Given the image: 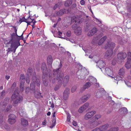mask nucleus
Returning a JSON list of instances; mask_svg holds the SVG:
<instances>
[{
	"label": "nucleus",
	"mask_w": 131,
	"mask_h": 131,
	"mask_svg": "<svg viewBox=\"0 0 131 131\" xmlns=\"http://www.w3.org/2000/svg\"><path fill=\"white\" fill-rule=\"evenodd\" d=\"M61 66L62 65H60L59 68L53 70L52 74H49V80L51 81L52 80L53 83H54L57 80L58 81V83L60 85L62 84L64 74L60 70V68Z\"/></svg>",
	"instance_id": "nucleus-1"
},
{
	"label": "nucleus",
	"mask_w": 131,
	"mask_h": 131,
	"mask_svg": "<svg viewBox=\"0 0 131 131\" xmlns=\"http://www.w3.org/2000/svg\"><path fill=\"white\" fill-rule=\"evenodd\" d=\"M37 84L38 86H39L40 85V79L39 78H37L35 72H34L32 77V82L30 84V89L31 91H33L34 90L35 84Z\"/></svg>",
	"instance_id": "nucleus-2"
},
{
	"label": "nucleus",
	"mask_w": 131,
	"mask_h": 131,
	"mask_svg": "<svg viewBox=\"0 0 131 131\" xmlns=\"http://www.w3.org/2000/svg\"><path fill=\"white\" fill-rule=\"evenodd\" d=\"M23 97L20 95L17 91L16 90L11 97V99L13 101L14 104L20 103L23 100Z\"/></svg>",
	"instance_id": "nucleus-3"
},
{
	"label": "nucleus",
	"mask_w": 131,
	"mask_h": 131,
	"mask_svg": "<svg viewBox=\"0 0 131 131\" xmlns=\"http://www.w3.org/2000/svg\"><path fill=\"white\" fill-rule=\"evenodd\" d=\"M108 126V124H106L102 126L99 127V131H104L107 129ZM118 130L117 127H114L110 129L108 131H117Z\"/></svg>",
	"instance_id": "nucleus-4"
},
{
	"label": "nucleus",
	"mask_w": 131,
	"mask_h": 131,
	"mask_svg": "<svg viewBox=\"0 0 131 131\" xmlns=\"http://www.w3.org/2000/svg\"><path fill=\"white\" fill-rule=\"evenodd\" d=\"M72 28L74 30L75 34L77 35H79L81 33V28L77 24H74L72 26Z\"/></svg>",
	"instance_id": "nucleus-5"
},
{
	"label": "nucleus",
	"mask_w": 131,
	"mask_h": 131,
	"mask_svg": "<svg viewBox=\"0 0 131 131\" xmlns=\"http://www.w3.org/2000/svg\"><path fill=\"white\" fill-rule=\"evenodd\" d=\"M115 46L114 43L111 41H108L105 46V48L113 51V49Z\"/></svg>",
	"instance_id": "nucleus-6"
},
{
	"label": "nucleus",
	"mask_w": 131,
	"mask_h": 131,
	"mask_svg": "<svg viewBox=\"0 0 131 131\" xmlns=\"http://www.w3.org/2000/svg\"><path fill=\"white\" fill-rule=\"evenodd\" d=\"M90 95L88 94L82 96L79 99L78 102V104L80 105L82 103L85 102L90 98Z\"/></svg>",
	"instance_id": "nucleus-7"
},
{
	"label": "nucleus",
	"mask_w": 131,
	"mask_h": 131,
	"mask_svg": "<svg viewBox=\"0 0 131 131\" xmlns=\"http://www.w3.org/2000/svg\"><path fill=\"white\" fill-rule=\"evenodd\" d=\"M127 57V54L125 52H119L117 54V58L121 62L123 61Z\"/></svg>",
	"instance_id": "nucleus-8"
},
{
	"label": "nucleus",
	"mask_w": 131,
	"mask_h": 131,
	"mask_svg": "<svg viewBox=\"0 0 131 131\" xmlns=\"http://www.w3.org/2000/svg\"><path fill=\"white\" fill-rule=\"evenodd\" d=\"M16 116L13 114H11L9 116L8 122L10 124H14L16 122Z\"/></svg>",
	"instance_id": "nucleus-9"
},
{
	"label": "nucleus",
	"mask_w": 131,
	"mask_h": 131,
	"mask_svg": "<svg viewBox=\"0 0 131 131\" xmlns=\"http://www.w3.org/2000/svg\"><path fill=\"white\" fill-rule=\"evenodd\" d=\"M96 113V112L95 111H92L87 113L85 116V119L86 120L89 119L92 117Z\"/></svg>",
	"instance_id": "nucleus-10"
},
{
	"label": "nucleus",
	"mask_w": 131,
	"mask_h": 131,
	"mask_svg": "<svg viewBox=\"0 0 131 131\" xmlns=\"http://www.w3.org/2000/svg\"><path fill=\"white\" fill-rule=\"evenodd\" d=\"M89 105V103L87 102L85 103L79 108L78 110V112L80 113H82L83 111L86 109Z\"/></svg>",
	"instance_id": "nucleus-11"
},
{
	"label": "nucleus",
	"mask_w": 131,
	"mask_h": 131,
	"mask_svg": "<svg viewBox=\"0 0 131 131\" xmlns=\"http://www.w3.org/2000/svg\"><path fill=\"white\" fill-rule=\"evenodd\" d=\"M41 69L42 71L43 74V75L48 74V69L47 67L46 64L45 63L43 62L42 63Z\"/></svg>",
	"instance_id": "nucleus-12"
},
{
	"label": "nucleus",
	"mask_w": 131,
	"mask_h": 131,
	"mask_svg": "<svg viewBox=\"0 0 131 131\" xmlns=\"http://www.w3.org/2000/svg\"><path fill=\"white\" fill-rule=\"evenodd\" d=\"M113 54V51L108 49L106 51L104 55V57L106 59H108L111 57Z\"/></svg>",
	"instance_id": "nucleus-13"
},
{
	"label": "nucleus",
	"mask_w": 131,
	"mask_h": 131,
	"mask_svg": "<svg viewBox=\"0 0 131 131\" xmlns=\"http://www.w3.org/2000/svg\"><path fill=\"white\" fill-rule=\"evenodd\" d=\"M69 93V89L66 88L63 93V98L64 100H66L68 99Z\"/></svg>",
	"instance_id": "nucleus-14"
},
{
	"label": "nucleus",
	"mask_w": 131,
	"mask_h": 131,
	"mask_svg": "<svg viewBox=\"0 0 131 131\" xmlns=\"http://www.w3.org/2000/svg\"><path fill=\"white\" fill-rule=\"evenodd\" d=\"M48 74L43 75L42 80L44 85L45 86L47 85L48 82Z\"/></svg>",
	"instance_id": "nucleus-15"
},
{
	"label": "nucleus",
	"mask_w": 131,
	"mask_h": 131,
	"mask_svg": "<svg viewBox=\"0 0 131 131\" xmlns=\"http://www.w3.org/2000/svg\"><path fill=\"white\" fill-rule=\"evenodd\" d=\"M69 77L68 75L65 76L63 80V84L64 86H65L68 83L69 80Z\"/></svg>",
	"instance_id": "nucleus-16"
},
{
	"label": "nucleus",
	"mask_w": 131,
	"mask_h": 131,
	"mask_svg": "<svg viewBox=\"0 0 131 131\" xmlns=\"http://www.w3.org/2000/svg\"><path fill=\"white\" fill-rule=\"evenodd\" d=\"M97 30L96 28H94L91 30L89 31L88 33V36H92L95 34L97 32Z\"/></svg>",
	"instance_id": "nucleus-17"
},
{
	"label": "nucleus",
	"mask_w": 131,
	"mask_h": 131,
	"mask_svg": "<svg viewBox=\"0 0 131 131\" xmlns=\"http://www.w3.org/2000/svg\"><path fill=\"white\" fill-rule=\"evenodd\" d=\"M18 42H15L13 43H12L11 47V48H13V50L14 51V52H15L16 49L18 48L19 46L20 45L19 43V45H18Z\"/></svg>",
	"instance_id": "nucleus-18"
},
{
	"label": "nucleus",
	"mask_w": 131,
	"mask_h": 131,
	"mask_svg": "<svg viewBox=\"0 0 131 131\" xmlns=\"http://www.w3.org/2000/svg\"><path fill=\"white\" fill-rule=\"evenodd\" d=\"M91 83L89 82H87L83 86V87L81 89L83 91L85 89H88L91 86Z\"/></svg>",
	"instance_id": "nucleus-19"
},
{
	"label": "nucleus",
	"mask_w": 131,
	"mask_h": 131,
	"mask_svg": "<svg viewBox=\"0 0 131 131\" xmlns=\"http://www.w3.org/2000/svg\"><path fill=\"white\" fill-rule=\"evenodd\" d=\"M89 82L90 83L93 84L96 83L97 82V80L94 77L91 76H90L89 78Z\"/></svg>",
	"instance_id": "nucleus-20"
},
{
	"label": "nucleus",
	"mask_w": 131,
	"mask_h": 131,
	"mask_svg": "<svg viewBox=\"0 0 131 131\" xmlns=\"http://www.w3.org/2000/svg\"><path fill=\"white\" fill-rule=\"evenodd\" d=\"M9 99V97L6 98L3 101L1 102V105L3 106H5L8 103Z\"/></svg>",
	"instance_id": "nucleus-21"
},
{
	"label": "nucleus",
	"mask_w": 131,
	"mask_h": 131,
	"mask_svg": "<svg viewBox=\"0 0 131 131\" xmlns=\"http://www.w3.org/2000/svg\"><path fill=\"white\" fill-rule=\"evenodd\" d=\"M41 93L36 91H34V94L35 96L37 99L42 98L43 97L41 95Z\"/></svg>",
	"instance_id": "nucleus-22"
},
{
	"label": "nucleus",
	"mask_w": 131,
	"mask_h": 131,
	"mask_svg": "<svg viewBox=\"0 0 131 131\" xmlns=\"http://www.w3.org/2000/svg\"><path fill=\"white\" fill-rule=\"evenodd\" d=\"M66 11V10L65 9H62L56 12V14L58 16H60L64 14V13Z\"/></svg>",
	"instance_id": "nucleus-23"
},
{
	"label": "nucleus",
	"mask_w": 131,
	"mask_h": 131,
	"mask_svg": "<svg viewBox=\"0 0 131 131\" xmlns=\"http://www.w3.org/2000/svg\"><path fill=\"white\" fill-rule=\"evenodd\" d=\"M72 0H67L65 2L64 5L66 7H68L72 4Z\"/></svg>",
	"instance_id": "nucleus-24"
},
{
	"label": "nucleus",
	"mask_w": 131,
	"mask_h": 131,
	"mask_svg": "<svg viewBox=\"0 0 131 131\" xmlns=\"http://www.w3.org/2000/svg\"><path fill=\"white\" fill-rule=\"evenodd\" d=\"M21 124L23 126H25L28 125V122L27 120L24 118H21Z\"/></svg>",
	"instance_id": "nucleus-25"
},
{
	"label": "nucleus",
	"mask_w": 131,
	"mask_h": 131,
	"mask_svg": "<svg viewBox=\"0 0 131 131\" xmlns=\"http://www.w3.org/2000/svg\"><path fill=\"white\" fill-rule=\"evenodd\" d=\"M98 119V115H95L91 119L92 121H90V123H92L93 122H97V121Z\"/></svg>",
	"instance_id": "nucleus-26"
},
{
	"label": "nucleus",
	"mask_w": 131,
	"mask_h": 131,
	"mask_svg": "<svg viewBox=\"0 0 131 131\" xmlns=\"http://www.w3.org/2000/svg\"><path fill=\"white\" fill-rule=\"evenodd\" d=\"M32 69L31 68H28L27 71V72L26 73V77L27 76H30L31 75V74L32 73Z\"/></svg>",
	"instance_id": "nucleus-27"
},
{
	"label": "nucleus",
	"mask_w": 131,
	"mask_h": 131,
	"mask_svg": "<svg viewBox=\"0 0 131 131\" xmlns=\"http://www.w3.org/2000/svg\"><path fill=\"white\" fill-rule=\"evenodd\" d=\"M127 63L126 64V66L128 63V61H130L131 62V53L130 52H127Z\"/></svg>",
	"instance_id": "nucleus-28"
},
{
	"label": "nucleus",
	"mask_w": 131,
	"mask_h": 131,
	"mask_svg": "<svg viewBox=\"0 0 131 131\" xmlns=\"http://www.w3.org/2000/svg\"><path fill=\"white\" fill-rule=\"evenodd\" d=\"M107 38V37L106 36H104L101 38L99 41V45L102 44Z\"/></svg>",
	"instance_id": "nucleus-29"
},
{
	"label": "nucleus",
	"mask_w": 131,
	"mask_h": 131,
	"mask_svg": "<svg viewBox=\"0 0 131 131\" xmlns=\"http://www.w3.org/2000/svg\"><path fill=\"white\" fill-rule=\"evenodd\" d=\"M25 75L24 74L21 75L20 77V83H24L25 82Z\"/></svg>",
	"instance_id": "nucleus-30"
},
{
	"label": "nucleus",
	"mask_w": 131,
	"mask_h": 131,
	"mask_svg": "<svg viewBox=\"0 0 131 131\" xmlns=\"http://www.w3.org/2000/svg\"><path fill=\"white\" fill-rule=\"evenodd\" d=\"M52 57L51 56H48L47 57L48 63L50 64H51L52 62Z\"/></svg>",
	"instance_id": "nucleus-31"
},
{
	"label": "nucleus",
	"mask_w": 131,
	"mask_h": 131,
	"mask_svg": "<svg viewBox=\"0 0 131 131\" xmlns=\"http://www.w3.org/2000/svg\"><path fill=\"white\" fill-rule=\"evenodd\" d=\"M13 27L14 28V31L15 32V34L16 35V36H17V37H21V40H23V38H24L23 37V33L20 36H18L17 35V29H16V28L15 27H14V26H13Z\"/></svg>",
	"instance_id": "nucleus-32"
},
{
	"label": "nucleus",
	"mask_w": 131,
	"mask_h": 131,
	"mask_svg": "<svg viewBox=\"0 0 131 131\" xmlns=\"http://www.w3.org/2000/svg\"><path fill=\"white\" fill-rule=\"evenodd\" d=\"M99 66L100 67H103L105 66V63L103 62V61L102 60H99Z\"/></svg>",
	"instance_id": "nucleus-33"
},
{
	"label": "nucleus",
	"mask_w": 131,
	"mask_h": 131,
	"mask_svg": "<svg viewBox=\"0 0 131 131\" xmlns=\"http://www.w3.org/2000/svg\"><path fill=\"white\" fill-rule=\"evenodd\" d=\"M20 88L21 92H22L24 91V83H20Z\"/></svg>",
	"instance_id": "nucleus-34"
},
{
	"label": "nucleus",
	"mask_w": 131,
	"mask_h": 131,
	"mask_svg": "<svg viewBox=\"0 0 131 131\" xmlns=\"http://www.w3.org/2000/svg\"><path fill=\"white\" fill-rule=\"evenodd\" d=\"M127 63V62H126L125 64V66L126 68L128 69H129L131 66V62H130L129 61H128V63L127 64V66H126V64Z\"/></svg>",
	"instance_id": "nucleus-35"
},
{
	"label": "nucleus",
	"mask_w": 131,
	"mask_h": 131,
	"mask_svg": "<svg viewBox=\"0 0 131 131\" xmlns=\"http://www.w3.org/2000/svg\"><path fill=\"white\" fill-rule=\"evenodd\" d=\"M125 73L124 70L123 68H121L119 70V74L120 75H123Z\"/></svg>",
	"instance_id": "nucleus-36"
},
{
	"label": "nucleus",
	"mask_w": 131,
	"mask_h": 131,
	"mask_svg": "<svg viewBox=\"0 0 131 131\" xmlns=\"http://www.w3.org/2000/svg\"><path fill=\"white\" fill-rule=\"evenodd\" d=\"M77 18L75 16H74L72 17L71 18V23H73L74 22L76 23Z\"/></svg>",
	"instance_id": "nucleus-37"
},
{
	"label": "nucleus",
	"mask_w": 131,
	"mask_h": 131,
	"mask_svg": "<svg viewBox=\"0 0 131 131\" xmlns=\"http://www.w3.org/2000/svg\"><path fill=\"white\" fill-rule=\"evenodd\" d=\"M100 93L102 94H105L106 92L104 89L100 88L99 89Z\"/></svg>",
	"instance_id": "nucleus-38"
},
{
	"label": "nucleus",
	"mask_w": 131,
	"mask_h": 131,
	"mask_svg": "<svg viewBox=\"0 0 131 131\" xmlns=\"http://www.w3.org/2000/svg\"><path fill=\"white\" fill-rule=\"evenodd\" d=\"M99 25L100 24H101V21H100L99 20ZM104 27V26L101 25H99V29H100V28H101V30L102 31L103 30V28Z\"/></svg>",
	"instance_id": "nucleus-39"
},
{
	"label": "nucleus",
	"mask_w": 131,
	"mask_h": 131,
	"mask_svg": "<svg viewBox=\"0 0 131 131\" xmlns=\"http://www.w3.org/2000/svg\"><path fill=\"white\" fill-rule=\"evenodd\" d=\"M98 40V38L97 36L96 38H95V37H94V38L92 42L94 43H95L97 42Z\"/></svg>",
	"instance_id": "nucleus-40"
},
{
	"label": "nucleus",
	"mask_w": 131,
	"mask_h": 131,
	"mask_svg": "<svg viewBox=\"0 0 131 131\" xmlns=\"http://www.w3.org/2000/svg\"><path fill=\"white\" fill-rule=\"evenodd\" d=\"M61 3H59V2L56 4L54 6L53 8L54 9H55L59 7L61 5H60Z\"/></svg>",
	"instance_id": "nucleus-41"
},
{
	"label": "nucleus",
	"mask_w": 131,
	"mask_h": 131,
	"mask_svg": "<svg viewBox=\"0 0 131 131\" xmlns=\"http://www.w3.org/2000/svg\"><path fill=\"white\" fill-rule=\"evenodd\" d=\"M77 87L76 86H73L71 89V92L72 93H73L76 91Z\"/></svg>",
	"instance_id": "nucleus-42"
},
{
	"label": "nucleus",
	"mask_w": 131,
	"mask_h": 131,
	"mask_svg": "<svg viewBox=\"0 0 131 131\" xmlns=\"http://www.w3.org/2000/svg\"><path fill=\"white\" fill-rule=\"evenodd\" d=\"M30 16H29V17L28 18V19L29 20H30L29 19H30V20H31V23H33V24H34V25H35V23L36 22V21L35 20H34V19H31V18L30 17Z\"/></svg>",
	"instance_id": "nucleus-43"
},
{
	"label": "nucleus",
	"mask_w": 131,
	"mask_h": 131,
	"mask_svg": "<svg viewBox=\"0 0 131 131\" xmlns=\"http://www.w3.org/2000/svg\"><path fill=\"white\" fill-rule=\"evenodd\" d=\"M70 115L69 113H68L67 117V121L68 122H69L70 121Z\"/></svg>",
	"instance_id": "nucleus-44"
},
{
	"label": "nucleus",
	"mask_w": 131,
	"mask_h": 131,
	"mask_svg": "<svg viewBox=\"0 0 131 131\" xmlns=\"http://www.w3.org/2000/svg\"><path fill=\"white\" fill-rule=\"evenodd\" d=\"M6 94V93L5 90H3L1 93V96H5Z\"/></svg>",
	"instance_id": "nucleus-45"
},
{
	"label": "nucleus",
	"mask_w": 131,
	"mask_h": 131,
	"mask_svg": "<svg viewBox=\"0 0 131 131\" xmlns=\"http://www.w3.org/2000/svg\"><path fill=\"white\" fill-rule=\"evenodd\" d=\"M16 85V83L15 82H14L13 84L11 87V89H13L15 87Z\"/></svg>",
	"instance_id": "nucleus-46"
},
{
	"label": "nucleus",
	"mask_w": 131,
	"mask_h": 131,
	"mask_svg": "<svg viewBox=\"0 0 131 131\" xmlns=\"http://www.w3.org/2000/svg\"><path fill=\"white\" fill-rule=\"evenodd\" d=\"M19 113L20 115L21 116H22L24 115V112L23 111L20 110L19 111Z\"/></svg>",
	"instance_id": "nucleus-47"
},
{
	"label": "nucleus",
	"mask_w": 131,
	"mask_h": 131,
	"mask_svg": "<svg viewBox=\"0 0 131 131\" xmlns=\"http://www.w3.org/2000/svg\"><path fill=\"white\" fill-rule=\"evenodd\" d=\"M27 78H26V81L27 83H29L30 81V76H27Z\"/></svg>",
	"instance_id": "nucleus-48"
},
{
	"label": "nucleus",
	"mask_w": 131,
	"mask_h": 131,
	"mask_svg": "<svg viewBox=\"0 0 131 131\" xmlns=\"http://www.w3.org/2000/svg\"><path fill=\"white\" fill-rule=\"evenodd\" d=\"M12 106L11 105H9L6 108V111H9L11 108Z\"/></svg>",
	"instance_id": "nucleus-49"
},
{
	"label": "nucleus",
	"mask_w": 131,
	"mask_h": 131,
	"mask_svg": "<svg viewBox=\"0 0 131 131\" xmlns=\"http://www.w3.org/2000/svg\"><path fill=\"white\" fill-rule=\"evenodd\" d=\"M71 35V32L70 31H68L66 34V35L67 37H70Z\"/></svg>",
	"instance_id": "nucleus-50"
},
{
	"label": "nucleus",
	"mask_w": 131,
	"mask_h": 131,
	"mask_svg": "<svg viewBox=\"0 0 131 131\" xmlns=\"http://www.w3.org/2000/svg\"><path fill=\"white\" fill-rule=\"evenodd\" d=\"M26 93H28L29 91V87H27L25 90Z\"/></svg>",
	"instance_id": "nucleus-51"
},
{
	"label": "nucleus",
	"mask_w": 131,
	"mask_h": 131,
	"mask_svg": "<svg viewBox=\"0 0 131 131\" xmlns=\"http://www.w3.org/2000/svg\"><path fill=\"white\" fill-rule=\"evenodd\" d=\"M80 3L82 5H83L85 4V2L83 0H81L80 1Z\"/></svg>",
	"instance_id": "nucleus-52"
},
{
	"label": "nucleus",
	"mask_w": 131,
	"mask_h": 131,
	"mask_svg": "<svg viewBox=\"0 0 131 131\" xmlns=\"http://www.w3.org/2000/svg\"><path fill=\"white\" fill-rule=\"evenodd\" d=\"M121 79V77L119 76H116V80L117 81L120 80Z\"/></svg>",
	"instance_id": "nucleus-53"
},
{
	"label": "nucleus",
	"mask_w": 131,
	"mask_h": 131,
	"mask_svg": "<svg viewBox=\"0 0 131 131\" xmlns=\"http://www.w3.org/2000/svg\"><path fill=\"white\" fill-rule=\"evenodd\" d=\"M124 16H127V17H129L130 16V15L129 13H125L124 14Z\"/></svg>",
	"instance_id": "nucleus-54"
},
{
	"label": "nucleus",
	"mask_w": 131,
	"mask_h": 131,
	"mask_svg": "<svg viewBox=\"0 0 131 131\" xmlns=\"http://www.w3.org/2000/svg\"><path fill=\"white\" fill-rule=\"evenodd\" d=\"M16 36L15 34V33H14L11 35V37L12 38V39L13 40V39L15 37V36Z\"/></svg>",
	"instance_id": "nucleus-55"
},
{
	"label": "nucleus",
	"mask_w": 131,
	"mask_h": 131,
	"mask_svg": "<svg viewBox=\"0 0 131 131\" xmlns=\"http://www.w3.org/2000/svg\"><path fill=\"white\" fill-rule=\"evenodd\" d=\"M72 124L74 126H76L77 125V122L75 121H73L72 122Z\"/></svg>",
	"instance_id": "nucleus-56"
},
{
	"label": "nucleus",
	"mask_w": 131,
	"mask_h": 131,
	"mask_svg": "<svg viewBox=\"0 0 131 131\" xmlns=\"http://www.w3.org/2000/svg\"><path fill=\"white\" fill-rule=\"evenodd\" d=\"M7 53H8L10 51H12V50H11V48H8V50H7Z\"/></svg>",
	"instance_id": "nucleus-57"
},
{
	"label": "nucleus",
	"mask_w": 131,
	"mask_h": 131,
	"mask_svg": "<svg viewBox=\"0 0 131 131\" xmlns=\"http://www.w3.org/2000/svg\"><path fill=\"white\" fill-rule=\"evenodd\" d=\"M5 78L7 80H8L10 78V77L9 76L6 75L5 76Z\"/></svg>",
	"instance_id": "nucleus-58"
},
{
	"label": "nucleus",
	"mask_w": 131,
	"mask_h": 131,
	"mask_svg": "<svg viewBox=\"0 0 131 131\" xmlns=\"http://www.w3.org/2000/svg\"><path fill=\"white\" fill-rule=\"evenodd\" d=\"M59 38H63L64 39H66L67 40H69V38H67L66 37H64L63 38V37H62L61 36H60V37H59Z\"/></svg>",
	"instance_id": "nucleus-59"
},
{
	"label": "nucleus",
	"mask_w": 131,
	"mask_h": 131,
	"mask_svg": "<svg viewBox=\"0 0 131 131\" xmlns=\"http://www.w3.org/2000/svg\"><path fill=\"white\" fill-rule=\"evenodd\" d=\"M93 16V17L94 18V20L95 21H97L98 20V19H97V18H96L94 16V15H93L92 16Z\"/></svg>",
	"instance_id": "nucleus-60"
},
{
	"label": "nucleus",
	"mask_w": 131,
	"mask_h": 131,
	"mask_svg": "<svg viewBox=\"0 0 131 131\" xmlns=\"http://www.w3.org/2000/svg\"><path fill=\"white\" fill-rule=\"evenodd\" d=\"M127 79L128 80H130L131 79V76H128L127 78Z\"/></svg>",
	"instance_id": "nucleus-61"
},
{
	"label": "nucleus",
	"mask_w": 131,
	"mask_h": 131,
	"mask_svg": "<svg viewBox=\"0 0 131 131\" xmlns=\"http://www.w3.org/2000/svg\"><path fill=\"white\" fill-rule=\"evenodd\" d=\"M92 131H98V128H97L93 130Z\"/></svg>",
	"instance_id": "nucleus-62"
},
{
	"label": "nucleus",
	"mask_w": 131,
	"mask_h": 131,
	"mask_svg": "<svg viewBox=\"0 0 131 131\" xmlns=\"http://www.w3.org/2000/svg\"><path fill=\"white\" fill-rule=\"evenodd\" d=\"M58 34L60 36H61V35L62 34V33L60 31H59L58 32Z\"/></svg>",
	"instance_id": "nucleus-63"
},
{
	"label": "nucleus",
	"mask_w": 131,
	"mask_h": 131,
	"mask_svg": "<svg viewBox=\"0 0 131 131\" xmlns=\"http://www.w3.org/2000/svg\"><path fill=\"white\" fill-rule=\"evenodd\" d=\"M46 124V123L45 120L42 123V124L43 125H45Z\"/></svg>",
	"instance_id": "nucleus-64"
}]
</instances>
